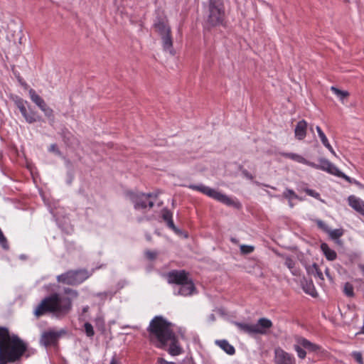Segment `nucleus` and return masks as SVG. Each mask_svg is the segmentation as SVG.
<instances>
[{
    "label": "nucleus",
    "mask_w": 364,
    "mask_h": 364,
    "mask_svg": "<svg viewBox=\"0 0 364 364\" xmlns=\"http://www.w3.org/2000/svg\"><path fill=\"white\" fill-rule=\"evenodd\" d=\"M240 250L245 251V250H254V247L250 245H240Z\"/></svg>",
    "instance_id": "42"
},
{
    "label": "nucleus",
    "mask_w": 364,
    "mask_h": 364,
    "mask_svg": "<svg viewBox=\"0 0 364 364\" xmlns=\"http://www.w3.org/2000/svg\"><path fill=\"white\" fill-rule=\"evenodd\" d=\"M158 361H159V363L160 364H174V363H172V362H167L166 360H164V359H163V358H159Z\"/></svg>",
    "instance_id": "45"
},
{
    "label": "nucleus",
    "mask_w": 364,
    "mask_h": 364,
    "mask_svg": "<svg viewBox=\"0 0 364 364\" xmlns=\"http://www.w3.org/2000/svg\"><path fill=\"white\" fill-rule=\"evenodd\" d=\"M343 293L348 297L354 296V288L353 284L349 282L345 283L343 286Z\"/></svg>",
    "instance_id": "28"
},
{
    "label": "nucleus",
    "mask_w": 364,
    "mask_h": 364,
    "mask_svg": "<svg viewBox=\"0 0 364 364\" xmlns=\"http://www.w3.org/2000/svg\"><path fill=\"white\" fill-rule=\"evenodd\" d=\"M303 290L305 293L311 295L313 297H316L318 294L316 289L311 281L306 282L305 284H303Z\"/></svg>",
    "instance_id": "24"
},
{
    "label": "nucleus",
    "mask_w": 364,
    "mask_h": 364,
    "mask_svg": "<svg viewBox=\"0 0 364 364\" xmlns=\"http://www.w3.org/2000/svg\"><path fill=\"white\" fill-rule=\"evenodd\" d=\"M232 242H236V241H235V240L234 238H232Z\"/></svg>",
    "instance_id": "54"
},
{
    "label": "nucleus",
    "mask_w": 364,
    "mask_h": 364,
    "mask_svg": "<svg viewBox=\"0 0 364 364\" xmlns=\"http://www.w3.org/2000/svg\"><path fill=\"white\" fill-rule=\"evenodd\" d=\"M29 95L31 97V100L36 104V105L41 108V107H43L46 102L44 100L38 95L36 93V92L31 89L29 90Z\"/></svg>",
    "instance_id": "25"
},
{
    "label": "nucleus",
    "mask_w": 364,
    "mask_h": 364,
    "mask_svg": "<svg viewBox=\"0 0 364 364\" xmlns=\"http://www.w3.org/2000/svg\"><path fill=\"white\" fill-rule=\"evenodd\" d=\"M321 250H331L328 246L327 244L326 243H322L321 245Z\"/></svg>",
    "instance_id": "46"
},
{
    "label": "nucleus",
    "mask_w": 364,
    "mask_h": 364,
    "mask_svg": "<svg viewBox=\"0 0 364 364\" xmlns=\"http://www.w3.org/2000/svg\"><path fill=\"white\" fill-rule=\"evenodd\" d=\"M72 306L70 298L54 293L45 297L40 302L34 310V314L40 317L50 313L56 318H63L70 313Z\"/></svg>",
    "instance_id": "2"
},
{
    "label": "nucleus",
    "mask_w": 364,
    "mask_h": 364,
    "mask_svg": "<svg viewBox=\"0 0 364 364\" xmlns=\"http://www.w3.org/2000/svg\"><path fill=\"white\" fill-rule=\"evenodd\" d=\"M168 352L171 355H178L181 354L183 352L182 348L180 346L178 343L175 333L173 334V336L170 339H168Z\"/></svg>",
    "instance_id": "16"
},
{
    "label": "nucleus",
    "mask_w": 364,
    "mask_h": 364,
    "mask_svg": "<svg viewBox=\"0 0 364 364\" xmlns=\"http://www.w3.org/2000/svg\"><path fill=\"white\" fill-rule=\"evenodd\" d=\"M331 90L337 95L338 96L341 100H343L344 98H346L349 96V92L348 91L341 90L336 87H331Z\"/></svg>",
    "instance_id": "29"
},
{
    "label": "nucleus",
    "mask_w": 364,
    "mask_h": 364,
    "mask_svg": "<svg viewBox=\"0 0 364 364\" xmlns=\"http://www.w3.org/2000/svg\"><path fill=\"white\" fill-rule=\"evenodd\" d=\"M196 293V289L191 277L173 289V294L176 296H190Z\"/></svg>",
    "instance_id": "10"
},
{
    "label": "nucleus",
    "mask_w": 364,
    "mask_h": 364,
    "mask_svg": "<svg viewBox=\"0 0 364 364\" xmlns=\"http://www.w3.org/2000/svg\"><path fill=\"white\" fill-rule=\"evenodd\" d=\"M280 154L282 156H284L285 158L290 159L294 160L298 163L304 164H306L308 166H309V164L311 162V161L306 160V159H304L302 156L297 154L284 153H284H281Z\"/></svg>",
    "instance_id": "22"
},
{
    "label": "nucleus",
    "mask_w": 364,
    "mask_h": 364,
    "mask_svg": "<svg viewBox=\"0 0 364 364\" xmlns=\"http://www.w3.org/2000/svg\"><path fill=\"white\" fill-rule=\"evenodd\" d=\"M189 188L193 190L200 191L203 193L208 196L209 197H211L228 205H234L238 207L237 204L235 203L231 198L228 197L226 195L223 194L222 193L218 192L216 190L210 188L208 186H205L203 185H191Z\"/></svg>",
    "instance_id": "9"
},
{
    "label": "nucleus",
    "mask_w": 364,
    "mask_h": 364,
    "mask_svg": "<svg viewBox=\"0 0 364 364\" xmlns=\"http://www.w3.org/2000/svg\"><path fill=\"white\" fill-rule=\"evenodd\" d=\"M85 333L87 337L92 338L95 335L93 326L89 322L84 324Z\"/></svg>",
    "instance_id": "30"
},
{
    "label": "nucleus",
    "mask_w": 364,
    "mask_h": 364,
    "mask_svg": "<svg viewBox=\"0 0 364 364\" xmlns=\"http://www.w3.org/2000/svg\"><path fill=\"white\" fill-rule=\"evenodd\" d=\"M20 257L23 259V258H24V255H21L20 256Z\"/></svg>",
    "instance_id": "53"
},
{
    "label": "nucleus",
    "mask_w": 364,
    "mask_h": 364,
    "mask_svg": "<svg viewBox=\"0 0 364 364\" xmlns=\"http://www.w3.org/2000/svg\"><path fill=\"white\" fill-rule=\"evenodd\" d=\"M321 142L328 149H331V144H329L328 139L326 138V135H323L320 137Z\"/></svg>",
    "instance_id": "38"
},
{
    "label": "nucleus",
    "mask_w": 364,
    "mask_h": 364,
    "mask_svg": "<svg viewBox=\"0 0 364 364\" xmlns=\"http://www.w3.org/2000/svg\"><path fill=\"white\" fill-rule=\"evenodd\" d=\"M40 109H41L42 112H43L46 117H47L48 118L50 123L53 124L54 121H55L53 110L50 107L47 106L46 104H45L44 106L41 107Z\"/></svg>",
    "instance_id": "26"
},
{
    "label": "nucleus",
    "mask_w": 364,
    "mask_h": 364,
    "mask_svg": "<svg viewBox=\"0 0 364 364\" xmlns=\"http://www.w3.org/2000/svg\"><path fill=\"white\" fill-rule=\"evenodd\" d=\"M284 196L287 198H298V196L291 189H287L284 193Z\"/></svg>",
    "instance_id": "35"
},
{
    "label": "nucleus",
    "mask_w": 364,
    "mask_h": 364,
    "mask_svg": "<svg viewBox=\"0 0 364 364\" xmlns=\"http://www.w3.org/2000/svg\"><path fill=\"white\" fill-rule=\"evenodd\" d=\"M302 348L298 343L294 346V349L296 352L298 357L301 359H304L306 355V352Z\"/></svg>",
    "instance_id": "31"
},
{
    "label": "nucleus",
    "mask_w": 364,
    "mask_h": 364,
    "mask_svg": "<svg viewBox=\"0 0 364 364\" xmlns=\"http://www.w3.org/2000/svg\"><path fill=\"white\" fill-rule=\"evenodd\" d=\"M242 253H247L248 252L247 251H245V252H242Z\"/></svg>",
    "instance_id": "55"
},
{
    "label": "nucleus",
    "mask_w": 364,
    "mask_h": 364,
    "mask_svg": "<svg viewBox=\"0 0 364 364\" xmlns=\"http://www.w3.org/2000/svg\"><path fill=\"white\" fill-rule=\"evenodd\" d=\"M60 336V333L55 331H48L42 333L41 337V343L45 346H48L55 343Z\"/></svg>",
    "instance_id": "14"
},
{
    "label": "nucleus",
    "mask_w": 364,
    "mask_h": 364,
    "mask_svg": "<svg viewBox=\"0 0 364 364\" xmlns=\"http://www.w3.org/2000/svg\"><path fill=\"white\" fill-rule=\"evenodd\" d=\"M352 356L353 357V358L355 359V360L358 363H359V364H363V356H362L361 353L357 352V351H354V352L352 353Z\"/></svg>",
    "instance_id": "34"
},
{
    "label": "nucleus",
    "mask_w": 364,
    "mask_h": 364,
    "mask_svg": "<svg viewBox=\"0 0 364 364\" xmlns=\"http://www.w3.org/2000/svg\"><path fill=\"white\" fill-rule=\"evenodd\" d=\"M317 224L319 228L323 229L325 232H326L329 237L336 241V242L340 244L341 241L339 240V238L343 235V229H335V230H330L328 226L323 223L322 221L318 220L317 222Z\"/></svg>",
    "instance_id": "15"
},
{
    "label": "nucleus",
    "mask_w": 364,
    "mask_h": 364,
    "mask_svg": "<svg viewBox=\"0 0 364 364\" xmlns=\"http://www.w3.org/2000/svg\"><path fill=\"white\" fill-rule=\"evenodd\" d=\"M234 324L241 333L249 335L266 334L273 325L272 321L267 318H260L255 324L237 321Z\"/></svg>",
    "instance_id": "6"
},
{
    "label": "nucleus",
    "mask_w": 364,
    "mask_h": 364,
    "mask_svg": "<svg viewBox=\"0 0 364 364\" xmlns=\"http://www.w3.org/2000/svg\"><path fill=\"white\" fill-rule=\"evenodd\" d=\"M190 277L189 273L185 270H172L167 273L168 283L176 284L178 287Z\"/></svg>",
    "instance_id": "11"
},
{
    "label": "nucleus",
    "mask_w": 364,
    "mask_h": 364,
    "mask_svg": "<svg viewBox=\"0 0 364 364\" xmlns=\"http://www.w3.org/2000/svg\"><path fill=\"white\" fill-rule=\"evenodd\" d=\"M276 364H296L293 355L284 351L282 348L275 349Z\"/></svg>",
    "instance_id": "12"
},
{
    "label": "nucleus",
    "mask_w": 364,
    "mask_h": 364,
    "mask_svg": "<svg viewBox=\"0 0 364 364\" xmlns=\"http://www.w3.org/2000/svg\"><path fill=\"white\" fill-rule=\"evenodd\" d=\"M155 255H156V252H146V257L150 259H152L154 258L155 257Z\"/></svg>",
    "instance_id": "44"
},
{
    "label": "nucleus",
    "mask_w": 364,
    "mask_h": 364,
    "mask_svg": "<svg viewBox=\"0 0 364 364\" xmlns=\"http://www.w3.org/2000/svg\"><path fill=\"white\" fill-rule=\"evenodd\" d=\"M87 309H88V307L87 306V307L84 308L83 311H86Z\"/></svg>",
    "instance_id": "52"
},
{
    "label": "nucleus",
    "mask_w": 364,
    "mask_h": 364,
    "mask_svg": "<svg viewBox=\"0 0 364 364\" xmlns=\"http://www.w3.org/2000/svg\"><path fill=\"white\" fill-rule=\"evenodd\" d=\"M225 20V7L223 0H209L205 20L208 28L223 24Z\"/></svg>",
    "instance_id": "5"
},
{
    "label": "nucleus",
    "mask_w": 364,
    "mask_h": 364,
    "mask_svg": "<svg viewBox=\"0 0 364 364\" xmlns=\"http://www.w3.org/2000/svg\"><path fill=\"white\" fill-rule=\"evenodd\" d=\"M353 183L357 185L360 188H364V186L363 184H361L359 181H356V180H353Z\"/></svg>",
    "instance_id": "48"
},
{
    "label": "nucleus",
    "mask_w": 364,
    "mask_h": 364,
    "mask_svg": "<svg viewBox=\"0 0 364 364\" xmlns=\"http://www.w3.org/2000/svg\"><path fill=\"white\" fill-rule=\"evenodd\" d=\"M154 28L159 35L164 51L171 55H176V50L173 46L171 29L166 18H159L154 23Z\"/></svg>",
    "instance_id": "4"
},
{
    "label": "nucleus",
    "mask_w": 364,
    "mask_h": 364,
    "mask_svg": "<svg viewBox=\"0 0 364 364\" xmlns=\"http://www.w3.org/2000/svg\"><path fill=\"white\" fill-rule=\"evenodd\" d=\"M285 265L290 269L294 275H297L299 271L295 267V261L292 259L287 257L285 259Z\"/></svg>",
    "instance_id": "27"
},
{
    "label": "nucleus",
    "mask_w": 364,
    "mask_h": 364,
    "mask_svg": "<svg viewBox=\"0 0 364 364\" xmlns=\"http://www.w3.org/2000/svg\"><path fill=\"white\" fill-rule=\"evenodd\" d=\"M242 173L248 179H250V180L253 179L252 175L251 173H250L247 170H242Z\"/></svg>",
    "instance_id": "43"
},
{
    "label": "nucleus",
    "mask_w": 364,
    "mask_h": 364,
    "mask_svg": "<svg viewBox=\"0 0 364 364\" xmlns=\"http://www.w3.org/2000/svg\"><path fill=\"white\" fill-rule=\"evenodd\" d=\"M49 150H50V151H53V152L56 153V154H58V155H60V154H61V153H60V151H59V149H58V147H57L56 144H51V145H50V146Z\"/></svg>",
    "instance_id": "41"
},
{
    "label": "nucleus",
    "mask_w": 364,
    "mask_h": 364,
    "mask_svg": "<svg viewBox=\"0 0 364 364\" xmlns=\"http://www.w3.org/2000/svg\"><path fill=\"white\" fill-rule=\"evenodd\" d=\"M171 326L172 324L162 316H155L147 328L151 343L159 348L166 349L168 347V339L174 333Z\"/></svg>",
    "instance_id": "3"
},
{
    "label": "nucleus",
    "mask_w": 364,
    "mask_h": 364,
    "mask_svg": "<svg viewBox=\"0 0 364 364\" xmlns=\"http://www.w3.org/2000/svg\"><path fill=\"white\" fill-rule=\"evenodd\" d=\"M23 117L26 122L28 123H33L37 121L36 114L33 112H31L30 114L26 112Z\"/></svg>",
    "instance_id": "32"
},
{
    "label": "nucleus",
    "mask_w": 364,
    "mask_h": 364,
    "mask_svg": "<svg viewBox=\"0 0 364 364\" xmlns=\"http://www.w3.org/2000/svg\"><path fill=\"white\" fill-rule=\"evenodd\" d=\"M127 196L134 203L135 209H144L149 206V208H153L154 202L151 201L150 198H157L158 193H135L131 191L127 193Z\"/></svg>",
    "instance_id": "8"
},
{
    "label": "nucleus",
    "mask_w": 364,
    "mask_h": 364,
    "mask_svg": "<svg viewBox=\"0 0 364 364\" xmlns=\"http://www.w3.org/2000/svg\"><path fill=\"white\" fill-rule=\"evenodd\" d=\"M327 259L332 261L336 258V252H323Z\"/></svg>",
    "instance_id": "37"
},
{
    "label": "nucleus",
    "mask_w": 364,
    "mask_h": 364,
    "mask_svg": "<svg viewBox=\"0 0 364 364\" xmlns=\"http://www.w3.org/2000/svg\"><path fill=\"white\" fill-rule=\"evenodd\" d=\"M307 123L305 120L299 121L295 128V136L299 140H302L306 134Z\"/></svg>",
    "instance_id": "19"
},
{
    "label": "nucleus",
    "mask_w": 364,
    "mask_h": 364,
    "mask_svg": "<svg viewBox=\"0 0 364 364\" xmlns=\"http://www.w3.org/2000/svg\"><path fill=\"white\" fill-rule=\"evenodd\" d=\"M349 205L357 212L364 215V202L354 196L348 197Z\"/></svg>",
    "instance_id": "20"
},
{
    "label": "nucleus",
    "mask_w": 364,
    "mask_h": 364,
    "mask_svg": "<svg viewBox=\"0 0 364 364\" xmlns=\"http://www.w3.org/2000/svg\"><path fill=\"white\" fill-rule=\"evenodd\" d=\"M65 292L66 294H68L71 295L73 297H77V295H78L77 292L75 290H73V289H69V288L65 289Z\"/></svg>",
    "instance_id": "40"
},
{
    "label": "nucleus",
    "mask_w": 364,
    "mask_h": 364,
    "mask_svg": "<svg viewBox=\"0 0 364 364\" xmlns=\"http://www.w3.org/2000/svg\"><path fill=\"white\" fill-rule=\"evenodd\" d=\"M326 276H327L328 277L331 278V277H330V275H329V270H328V269H326Z\"/></svg>",
    "instance_id": "51"
},
{
    "label": "nucleus",
    "mask_w": 364,
    "mask_h": 364,
    "mask_svg": "<svg viewBox=\"0 0 364 364\" xmlns=\"http://www.w3.org/2000/svg\"><path fill=\"white\" fill-rule=\"evenodd\" d=\"M306 270L309 274L314 276L316 279H318L321 281L324 280L323 274L316 264L314 263L311 266H309L307 267Z\"/></svg>",
    "instance_id": "23"
},
{
    "label": "nucleus",
    "mask_w": 364,
    "mask_h": 364,
    "mask_svg": "<svg viewBox=\"0 0 364 364\" xmlns=\"http://www.w3.org/2000/svg\"><path fill=\"white\" fill-rule=\"evenodd\" d=\"M215 343L228 355H232L235 354V349L234 346L230 344L228 341L218 340L215 341Z\"/></svg>",
    "instance_id": "21"
},
{
    "label": "nucleus",
    "mask_w": 364,
    "mask_h": 364,
    "mask_svg": "<svg viewBox=\"0 0 364 364\" xmlns=\"http://www.w3.org/2000/svg\"><path fill=\"white\" fill-rule=\"evenodd\" d=\"M16 105L17 107L20 109V112L22 114V115L23 116L25 115L26 113L27 112V110H26V107L24 106L23 101L21 100H17L16 102Z\"/></svg>",
    "instance_id": "33"
},
{
    "label": "nucleus",
    "mask_w": 364,
    "mask_h": 364,
    "mask_svg": "<svg viewBox=\"0 0 364 364\" xmlns=\"http://www.w3.org/2000/svg\"><path fill=\"white\" fill-rule=\"evenodd\" d=\"M316 129V131H317V132H318V134L319 137H321V136H323V135H324V134H325L322 132V130L321 129V128H320L318 126H317Z\"/></svg>",
    "instance_id": "47"
},
{
    "label": "nucleus",
    "mask_w": 364,
    "mask_h": 364,
    "mask_svg": "<svg viewBox=\"0 0 364 364\" xmlns=\"http://www.w3.org/2000/svg\"><path fill=\"white\" fill-rule=\"evenodd\" d=\"M319 163H320V164H316L313 162H310L309 166H311L316 169H321V170L326 171L332 175L336 174L338 169L333 164H331L328 160H327L324 158H321V159H319Z\"/></svg>",
    "instance_id": "13"
},
{
    "label": "nucleus",
    "mask_w": 364,
    "mask_h": 364,
    "mask_svg": "<svg viewBox=\"0 0 364 364\" xmlns=\"http://www.w3.org/2000/svg\"><path fill=\"white\" fill-rule=\"evenodd\" d=\"M305 192L310 196L318 198L319 197V193L315 192L314 190L306 188L305 189Z\"/></svg>",
    "instance_id": "39"
},
{
    "label": "nucleus",
    "mask_w": 364,
    "mask_h": 364,
    "mask_svg": "<svg viewBox=\"0 0 364 364\" xmlns=\"http://www.w3.org/2000/svg\"><path fill=\"white\" fill-rule=\"evenodd\" d=\"M328 150L331 151V153L333 155H334L335 156H337V155H336V152L334 151V150H333V149L332 148V146H331V149H328Z\"/></svg>",
    "instance_id": "49"
},
{
    "label": "nucleus",
    "mask_w": 364,
    "mask_h": 364,
    "mask_svg": "<svg viewBox=\"0 0 364 364\" xmlns=\"http://www.w3.org/2000/svg\"><path fill=\"white\" fill-rule=\"evenodd\" d=\"M110 364H117V362H116V360H115V358L113 357L111 362H110Z\"/></svg>",
    "instance_id": "50"
},
{
    "label": "nucleus",
    "mask_w": 364,
    "mask_h": 364,
    "mask_svg": "<svg viewBox=\"0 0 364 364\" xmlns=\"http://www.w3.org/2000/svg\"><path fill=\"white\" fill-rule=\"evenodd\" d=\"M162 218L164 220L166 223L168 228H171L176 233L181 234V231L174 225L173 221L172 220V213L167 208H164L161 211Z\"/></svg>",
    "instance_id": "17"
},
{
    "label": "nucleus",
    "mask_w": 364,
    "mask_h": 364,
    "mask_svg": "<svg viewBox=\"0 0 364 364\" xmlns=\"http://www.w3.org/2000/svg\"><path fill=\"white\" fill-rule=\"evenodd\" d=\"M28 349L27 343L16 334L0 326V364L19 361Z\"/></svg>",
    "instance_id": "1"
},
{
    "label": "nucleus",
    "mask_w": 364,
    "mask_h": 364,
    "mask_svg": "<svg viewBox=\"0 0 364 364\" xmlns=\"http://www.w3.org/2000/svg\"><path fill=\"white\" fill-rule=\"evenodd\" d=\"M335 176L344 178L346 181H348L350 183H353V180L354 179H352L351 178H350L349 176H346V174H344L343 173H342L339 170H338V171H337V173H336V174Z\"/></svg>",
    "instance_id": "36"
},
{
    "label": "nucleus",
    "mask_w": 364,
    "mask_h": 364,
    "mask_svg": "<svg viewBox=\"0 0 364 364\" xmlns=\"http://www.w3.org/2000/svg\"><path fill=\"white\" fill-rule=\"evenodd\" d=\"M296 342L303 348H306L310 352H317L321 348L316 343H311L309 340L303 337H298L296 338Z\"/></svg>",
    "instance_id": "18"
},
{
    "label": "nucleus",
    "mask_w": 364,
    "mask_h": 364,
    "mask_svg": "<svg viewBox=\"0 0 364 364\" xmlns=\"http://www.w3.org/2000/svg\"><path fill=\"white\" fill-rule=\"evenodd\" d=\"M94 269L88 272L86 269H82L78 270H70L67 272L58 275L57 280L58 282L68 284V285H77L82 283L88 279L93 273Z\"/></svg>",
    "instance_id": "7"
}]
</instances>
